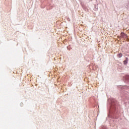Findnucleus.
<instances>
[{
  "label": "nucleus",
  "instance_id": "nucleus-1",
  "mask_svg": "<svg viewBox=\"0 0 129 129\" xmlns=\"http://www.w3.org/2000/svg\"><path fill=\"white\" fill-rule=\"evenodd\" d=\"M124 82H129V76H126L123 78Z\"/></svg>",
  "mask_w": 129,
  "mask_h": 129
},
{
  "label": "nucleus",
  "instance_id": "nucleus-2",
  "mask_svg": "<svg viewBox=\"0 0 129 129\" xmlns=\"http://www.w3.org/2000/svg\"><path fill=\"white\" fill-rule=\"evenodd\" d=\"M117 56H118L119 58H121V57H122V54L119 53V54L117 55Z\"/></svg>",
  "mask_w": 129,
  "mask_h": 129
},
{
  "label": "nucleus",
  "instance_id": "nucleus-3",
  "mask_svg": "<svg viewBox=\"0 0 129 129\" xmlns=\"http://www.w3.org/2000/svg\"><path fill=\"white\" fill-rule=\"evenodd\" d=\"M125 63H126V60L124 61V64H125Z\"/></svg>",
  "mask_w": 129,
  "mask_h": 129
}]
</instances>
